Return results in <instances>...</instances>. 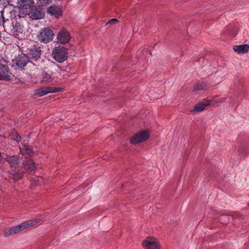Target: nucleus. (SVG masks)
<instances>
[{"mask_svg": "<svg viewBox=\"0 0 249 249\" xmlns=\"http://www.w3.org/2000/svg\"><path fill=\"white\" fill-rule=\"evenodd\" d=\"M52 56L54 60L59 63L65 61L68 57L67 49L63 46H57L52 52Z\"/></svg>", "mask_w": 249, "mask_h": 249, "instance_id": "2", "label": "nucleus"}, {"mask_svg": "<svg viewBox=\"0 0 249 249\" xmlns=\"http://www.w3.org/2000/svg\"><path fill=\"white\" fill-rule=\"evenodd\" d=\"M4 17L3 16V14H2V12H1L0 13V24L2 22L3 23H4Z\"/></svg>", "mask_w": 249, "mask_h": 249, "instance_id": "28", "label": "nucleus"}, {"mask_svg": "<svg viewBox=\"0 0 249 249\" xmlns=\"http://www.w3.org/2000/svg\"><path fill=\"white\" fill-rule=\"evenodd\" d=\"M203 110H196V109H194V110H191V112L193 113V114H195L198 112H199V111H202Z\"/></svg>", "mask_w": 249, "mask_h": 249, "instance_id": "29", "label": "nucleus"}, {"mask_svg": "<svg viewBox=\"0 0 249 249\" xmlns=\"http://www.w3.org/2000/svg\"><path fill=\"white\" fill-rule=\"evenodd\" d=\"M142 246L144 249H161L157 239L151 237L146 238L142 242Z\"/></svg>", "mask_w": 249, "mask_h": 249, "instance_id": "7", "label": "nucleus"}, {"mask_svg": "<svg viewBox=\"0 0 249 249\" xmlns=\"http://www.w3.org/2000/svg\"><path fill=\"white\" fill-rule=\"evenodd\" d=\"M231 215L234 218H240L242 217V215L240 213L235 212L233 213Z\"/></svg>", "mask_w": 249, "mask_h": 249, "instance_id": "25", "label": "nucleus"}, {"mask_svg": "<svg viewBox=\"0 0 249 249\" xmlns=\"http://www.w3.org/2000/svg\"><path fill=\"white\" fill-rule=\"evenodd\" d=\"M47 12L57 18L62 15V10L59 6L52 5L48 9Z\"/></svg>", "mask_w": 249, "mask_h": 249, "instance_id": "16", "label": "nucleus"}, {"mask_svg": "<svg viewBox=\"0 0 249 249\" xmlns=\"http://www.w3.org/2000/svg\"><path fill=\"white\" fill-rule=\"evenodd\" d=\"M217 102L215 99L213 100H203L202 101L199 102L194 107V109H205V107L213 106Z\"/></svg>", "mask_w": 249, "mask_h": 249, "instance_id": "12", "label": "nucleus"}, {"mask_svg": "<svg viewBox=\"0 0 249 249\" xmlns=\"http://www.w3.org/2000/svg\"><path fill=\"white\" fill-rule=\"evenodd\" d=\"M8 173L9 179H12L14 181H18L22 178L24 172L19 171H16L15 170H12L8 172Z\"/></svg>", "mask_w": 249, "mask_h": 249, "instance_id": "15", "label": "nucleus"}, {"mask_svg": "<svg viewBox=\"0 0 249 249\" xmlns=\"http://www.w3.org/2000/svg\"><path fill=\"white\" fill-rule=\"evenodd\" d=\"M11 79V73L6 65H0V80L9 81Z\"/></svg>", "mask_w": 249, "mask_h": 249, "instance_id": "9", "label": "nucleus"}, {"mask_svg": "<svg viewBox=\"0 0 249 249\" xmlns=\"http://www.w3.org/2000/svg\"><path fill=\"white\" fill-rule=\"evenodd\" d=\"M34 4L33 0H18V5L19 8L27 9Z\"/></svg>", "mask_w": 249, "mask_h": 249, "instance_id": "17", "label": "nucleus"}, {"mask_svg": "<svg viewBox=\"0 0 249 249\" xmlns=\"http://www.w3.org/2000/svg\"><path fill=\"white\" fill-rule=\"evenodd\" d=\"M53 80L51 74L46 72L43 71L41 74V80L42 83H49L51 82Z\"/></svg>", "mask_w": 249, "mask_h": 249, "instance_id": "20", "label": "nucleus"}, {"mask_svg": "<svg viewBox=\"0 0 249 249\" xmlns=\"http://www.w3.org/2000/svg\"><path fill=\"white\" fill-rule=\"evenodd\" d=\"M29 62V58L25 54L21 53L13 60V66L15 68L23 69Z\"/></svg>", "mask_w": 249, "mask_h": 249, "instance_id": "6", "label": "nucleus"}, {"mask_svg": "<svg viewBox=\"0 0 249 249\" xmlns=\"http://www.w3.org/2000/svg\"><path fill=\"white\" fill-rule=\"evenodd\" d=\"M23 168L25 170V173H30L35 171L36 166L35 162L31 159H27L23 161L22 164Z\"/></svg>", "mask_w": 249, "mask_h": 249, "instance_id": "11", "label": "nucleus"}, {"mask_svg": "<svg viewBox=\"0 0 249 249\" xmlns=\"http://www.w3.org/2000/svg\"><path fill=\"white\" fill-rule=\"evenodd\" d=\"M29 16L33 19L42 18L44 16V10L40 6H35L31 8Z\"/></svg>", "mask_w": 249, "mask_h": 249, "instance_id": "8", "label": "nucleus"}, {"mask_svg": "<svg viewBox=\"0 0 249 249\" xmlns=\"http://www.w3.org/2000/svg\"><path fill=\"white\" fill-rule=\"evenodd\" d=\"M220 220L224 224H226L229 221V218L227 215H223L220 217Z\"/></svg>", "mask_w": 249, "mask_h": 249, "instance_id": "23", "label": "nucleus"}, {"mask_svg": "<svg viewBox=\"0 0 249 249\" xmlns=\"http://www.w3.org/2000/svg\"><path fill=\"white\" fill-rule=\"evenodd\" d=\"M233 49L238 53H244L248 52L249 46L247 45H237L234 46Z\"/></svg>", "mask_w": 249, "mask_h": 249, "instance_id": "19", "label": "nucleus"}, {"mask_svg": "<svg viewBox=\"0 0 249 249\" xmlns=\"http://www.w3.org/2000/svg\"><path fill=\"white\" fill-rule=\"evenodd\" d=\"M206 88V85L205 83H198L194 88L193 89V92L198 90L205 89Z\"/></svg>", "mask_w": 249, "mask_h": 249, "instance_id": "22", "label": "nucleus"}, {"mask_svg": "<svg viewBox=\"0 0 249 249\" xmlns=\"http://www.w3.org/2000/svg\"><path fill=\"white\" fill-rule=\"evenodd\" d=\"M149 137V133L147 130H141L133 135L130 139V142L136 144L145 141Z\"/></svg>", "mask_w": 249, "mask_h": 249, "instance_id": "4", "label": "nucleus"}, {"mask_svg": "<svg viewBox=\"0 0 249 249\" xmlns=\"http://www.w3.org/2000/svg\"><path fill=\"white\" fill-rule=\"evenodd\" d=\"M56 90L53 88L45 87L35 90L34 92V95L37 97H41L49 93H53Z\"/></svg>", "mask_w": 249, "mask_h": 249, "instance_id": "13", "label": "nucleus"}, {"mask_svg": "<svg viewBox=\"0 0 249 249\" xmlns=\"http://www.w3.org/2000/svg\"><path fill=\"white\" fill-rule=\"evenodd\" d=\"M54 34L50 28L46 27L41 29L37 35L38 40L44 43H47L52 40Z\"/></svg>", "mask_w": 249, "mask_h": 249, "instance_id": "3", "label": "nucleus"}, {"mask_svg": "<svg viewBox=\"0 0 249 249\" xmlns=\"http://www.w3.org/2000/svg\"><path fill=\"white\" fill-rule=\"evenodd\" d=\"M52 0H38V1L42 4H46L50 3Z\"/></svg>", "mask_w": 249, "mask_h": 249, "instance_id": "26", "label": "nucleus"}, {"mask_svg": "<svg viewBox=\"0 0 249 249\" xmlns=\"http://www.w3.org/2000/svg\"><path fill=\"white\" fill-rule=\"evenodd\" d=\"M20 152L23 155H28L32 156L34 154V152L30 146H26L25 144L23 143L22 147L19 146Z\"/></svg>", "mask_w": 249, "mask_h": 249, "instance_id": "18", "label": "nucleus"}, {"mask_svg": "<svg viewBox=\"0 0 249 249\" xmlns=\"http://www.w3.org/2000/svg\"><path fill=\"white\" fill-rule=\"evenodd\" d=\"M6 161L11 168L16 167L19 163V159L17 155L7 156Z\"/></svg>", "mask_w": 249, "mask_h": 249, "instance_id": "14", "label": "nucleus"}, {"mask_svg": "<svg viewBox=\"0 0 249 249\" xmlns=\"http://www.w3.org/2000/svg\"><path fill=\"white\" fill-rule=\"evenodd\" d=\"M10 137L11 140L15 141L18 143L21 142V136L19 135L16 132H14L12 133Z\"/></svg>", "mask_w": 249, "mask_h": 249, "instance_id": "21", "label": "nucleus"}, {"mask_svg": "<svg viewBox=\"0 0 249 249\" xmlns=\"http://www.w3.org/2000/svg\"><path fill=\"white\" fill-rule=\"evenodd\" d=\"M71 36L69 32L65 28L61 29L56 35L57 43L65 45L69 42Z\"/></svg>", "mask_w": 249, "mask_h": 249, "instance_id": "5", "label": "nucleus"}, {"mask_svg": "<svg viewBox=\"0 0 249 249\" xmlns=\"http://www.w3.org/2000/svg\"><path fill=\"white\" fill-rule=\"evenodd\" d=\"M118 22V20L116 18H112L110 19L107 23L106 25L110 24H115Z\"/></svg>", "mask_w": 249, "mask_h": 249, "instance_id": "24", "label": "nucleus"}, {"mask_svg": "<svg viewBox=\"0 0 249 249\" xmlns=\"http://www.w3.org/2000/svg\"><path fill=\"white\" fill-rule=\"evenodd\" d=\"M13 33L15 37L17 38H19L20 37V36L19 35V33L16 31L15 28H14Z\"/></svg>", "mask_w": 249, "mask_h": 249, "instance_id": "27", "label": "nucleus"}, {"mask_svg": "<svg viewBox=\"0 0 249 249\" xmlns=\"http://www.w3.org/2000/svg\"><path fill=\"white\" fill-rule=\"evenodd\" d=\"M40 221V219H32L22 222L20 224L11 227L4 230L3 235L5 237L13 235L30 227L36 225Z\"/></svg>", "mask_w": 249, "mask_h": 249, "instance_id": "1", "label": "nucleus"}, {"mask_svg": "<svg viewBox=\"0 0 249 249\" xmlns=\"http://www.w3.org/2000/svg\"><path fill=\"white\" fill-rule=\"evenodd\" d=\"M28 50L29 51V54L31 58L36 60L40 58L41 52L40 47L33 45L28 48Z\"/></svg>", "mask_w": 249, "mask_h": 249, "instance_id": "10", "label": "nucleus"}]
</instances>
